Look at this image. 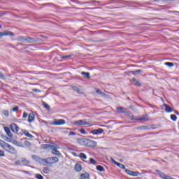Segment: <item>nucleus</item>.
<instances>
[{"label":"nucleus","instance_id":"obj_31","mask_svg":"<svg viewBox=\"0 0 179 179\" xmlns=\"http://www.w3.org/2000/svg\"><path fill=\"white\" fill-rule=\"evenodd\" d=\"M117 167H120V169H122V170H127L125 169V166L122 164H120V163H118L117 162V164L116 165Z\"/></svg>","mask_w":179,"mask_h":179},{"label":"nucleus","instance_id":"obj_52","mask_svg":"<svg viewBox=\"0 0 179 179\" xmlns=\"http://www.w3.org/2000/svg\"><path fill=\"white\" fill-rule=\"evenodd\" d=\"M3 78H4L3 74H2V73L0 72V78L3 79Z\"/></svg>","mask_w":179,"mask_h":179},{"label":"nucleus","instance_id":"obj_17","mask_svg":"<svg viewBox=\"0 0 179 179\" xmlns=\"http://www.w3.org/2000/svg\"><path fill=\"white\" fill-rule=\"evenodd\" d=\"M25 41L29 43H36V39H34L33 38H30V37H26Z\"/></svg>","mask_w":179,"mask_h":179},{"label":"nucleus","instance_id":"obj_35","mask_svg":"<svg viewBox=\"0 0 179 179\" xmlns=\"http://www.w3.org/2000/svg\"><path fill=\"white\" fill-rule=\"evenodd\" d=\"M2 114H3L5 117H9V111L8 110H3Z\"/></svg>","mask_w":179,"mask_h":179},{"label":"nucleus","instance_id":"obj_8","mask_svg":"<svg viewBox=\"0 0 179 179\" xmlns=\"http://www.w3.org/2000/svg\"><path fill=\"white\" fill-rule=\"evenodd\" d=\"M6 36H9L10 37H13L15 34L10 31H5L4 32H0V37H5Z\"/></svg>","mask_w":179,"mask_h":179},{"label":"nucleus","instance_id":"obj_55","mask_svg":"<svg viewBox=\"0 0 179 179\" xmlns=\"http://www.w3.org/2000/svg\"><path fill=\"white\" fill-rule=\"evenodd\" d=\"M176 114H178V112H177Z\"/></svg>","mask_w":179,"mask_h":179},{"label":"nucleus","instance_id":"obj_6","mask_svg":"<svg viewBox=\"0 0 179 179\" xmlns=\"http://www.w3.org/2000/svg\"><path fill=\"white\" fill-rule=\"evenodd\" d=\"M125 173H127L128 176H131V177H138V176H141V173L138 171H132L129 169H125Z\"/></svg>","mask_w":179,"mask_h":179},{"label":"nucleus","instance_id":"obj_1","mask_svg":"<svg viewBox=\"0 0 179 179\" xmlns=\"http://www.w3.org/2000/svg\"><path fill=\"white\" fill-rule=\"evenodd\" d=\"M79 142L81 145H84L85 146H97V142L86 138H80L79 139Z\"/></svg>","mask_w":179,"mask_h":179},{"label":"nucleus","instance_id":"obj_27","mask_svg":"<svg viewBox=\"0 0 179 179\" xmlns=\"http://www.w3.org/2000/svg\"><path fill=\"white\" fill-rule=\"evenodd\" d=\"M79 157L81 159V160H86V159H87V156H86L85 153H80L79 155Z\"/></svg>","mask_w":179,"mask_h":179},{"label":"nucleus","instance_id":"obj_45","mask_svg":"<svg viewBox=\"0 0 179 179\" xmlns=\"http://www.w3.org/2000/svg\"><path fill=\"white\" fill-rule=\"evenodd\" d=\"M4 15H6L5 11H0V17H2V16H4Z\"/></svg>","mask_w":179,"mask_h":179},{"label":"nucleus","instance_id":"obj_30","mask_svg":"<svg viewBox=\"0 0 179 179\" xmlns=\"http://www.w3.org/2000/svg\"><path fill=\"white\" fill-rule=\"evenodd\" d=\"M73 90H76V92H78L79 94H82V90L79 89L78 87L73 86Z\"/></svg>","mask_w":179,"mask_h":179},{"label":"nucleus","instance_id":"obj_20","mask_svg":"<svg viewBox=\"0 0 179 179\" xmlns=\"http://www.w3.org/2000/svg\"><path fill=\"white\" fill-rule=\"evenodd\" d=\"M76 171H82V165L80 164H76L75 165Z\"/></svg>","mask_w":179,"mask_h":179},{"label":"nucleus","instance_id":"obj_21","mask_svg":"<svg viewBox=\"0 0 179 179\" xmlns=\"http://www.w3.org/2000/svg\"><path fill=\"white\" fill-rule=\"evenodd\" d=\"M22 142L24 145V147L25 146H31V143L29 142V141L26 140V138H24L22 140Z\"/></svg>","mask_w":179,"mask_h":179},{"label":"nucleus","instance_id":"obj_49","mask_svg":"<svg viewBox=\"0 0 179 179\" xmlns=\"http://www.w3.org/2000/svg\"><path fill=\"white\" fill-rule=\"evenodd\" d=\"M15 164H16L17 166H19V165L22 164V161H16V162H15Z\"/></svg>","mask_w":179,"mask_h":179},{"label":"nucleus","instance_id":"obj_3","mask_svg":"<svg viewBox=\"0 0 179 179\" xmlns=\"http://www.w3.org/2000/svg\"><path fill=\"white\" fill-rule=\"evenodd\" d=\"M92 122L86 121V120H80L73 122V125L82 126V125H90Z\"/></svg>","mask_w":179,"mask_h":179},{"label":"nucleus","instance_id":"obj_28","mask_svg":"<svg viewBox=\"0 0 179 179\" xmlns=\"http://www.w3.org/2000/svg\"><path fill=\"white\" fill-rule=\"evenodd\" d=\"M71 57H72V55L61 56L60 58H62V59H64L65 61H67V59H69V58H71Z\"/></svg>","mask_w":179,"mask_h":179},{"label":"nucleus","instance_id":"obj_46","mask_svg":"<svg viewBox=\"0 0 179 179\" xmlns=\"http://www.w3.org/2000/svg\"><path fill=\"white\" fill-rule=\"evenodd\" d=\"M32 92H34L35 93H40V92H41V91H40V90H37V89L34 88V89H32Z\"/></svg>","mask_w":179,"mask_h":179},{"label":"nucleus","instance_id":"obj_7","mask_svg":"<svg viewBox=\"0 0 179 179\" xmlns=\"http://www.w3.org/2000/svg\"><path fill=\"white\" fill-rule=\"evenodd\" d=\"M4 150L8 152V153H11L13 155H15V153H16V150L15 149V148L12 147V145L9 144L6 145Z\"/></svg>","mask_w":179,"mask_h":179},{"label":"nucleus","instance_id":"obj_11","mask_svg":"<svg viewBox=\"0 0 179 179\" xmlns=\"http://www.w3.org/2000/svg\"><path fill=\"white\" fill-rule=\"evenodd\" d=\"M13 144L15 145V146H18L19 148H24V144L22 143V141H13Z\"/></svg>","mask_w":179,"mask_h":179},{"label":"nucleus","instance_id":"obj_53","mask_svg":"<svg viewBox=\"0 0 179 179\" xmlns=\"http://www.w3.org/2000/svg\"><path fill=\"white\" fill-rule=\"evenodd\" d=\"M5 141H6V142H10V138L6 137Z\"/></svg>","mask_w":179,"mask_h":179},{"label":"nucleus","instance_id":"obj_42","mask_svg":"<svg viewBox=\"0 0 179 179\" xmlns=\"http://www.w3.org/2000/svg\"><path fill=\"white\" fill-rule=\"evenodd\" d=\"M141 71H142V70H137L135 71H131V73H133V75H138V73H139Z\"/></svg>","mask_w":179,"mask_h":179},{"label":"nucleus","instance_id":"obj_40","mask_svg":"<svg viewBox=\"0 0 179 179\" xmlns=\"http://www.w3.org/2000/svg\"><path fill=\"white\" fill-rule=\"evenodd\" d=\"M80 134H83V135H87V132H86V131H85L84 129H81L80 130Z\"/></svg>","mask_w":179,"mask_h":179},{"label":"nucleus","instance_id":"obj_19","mask_svg":"<svg viewBox=\"0 0 179 179\" xmlns=\"http://www.w3.org/2000/svg\"><path fill=\"white\" fill-rule=\"evenodd\" d=\"M34 113H30L28 117V122H33L34 121Z\"/></svg>","mask_w":179,"mask_h":179},{"label":"nucleus","instance_id":"obj_23","mask_svg":"<svg viewBox=\"0 0 179 179\" xmlns=\"http://www.w3.org/2000/svg\"><path fill=\"white\" fill-rule=\"evenodd\" d=\"M6 145H8V143H6L5 141H3V140H0V146L3 149H5L6 148Z\"/></svg>","mask_w":179,"mask_h":179},{"label":"nucleus","instance_id":"obj_25","mask_svg":"<svg viewBox=\"0 0 179 179\" xmlns=\"http://www.w3.org/2000/svg\"><path fill=\"white\" fill-rule=\"evenodd\" d=\"M89 173H85L80 176V179H87L89 177Z\"/></svg>","mask_w":179,"mask_h":179},{"label":"nucleus","instance_id":"obj_10","mask_svg":"<svg viewBox=\"0 0 179 179\" xmlns=\"http://www.w3.org/2000/svg\"><path fill=\"white\" fill-rule=\"evenodd\" d=\"M10 128L13 131V132H19V127H17V124H15V123H12L10 124Z\"/></svg>","mask_w":179,"mask_h":179},{"label":"nucleus","instance_id":"obj_34","mask_svg":"<svg viewBox=\"0 0 179 179\" xmlns=\"http://www.w3.org/2000/svg\"><path fill=\"white\" fill-rule=\"evenodd\" d=\"M96 170H98V171H104V168L102 166L98 165Z\"/></svg>","mask_w":179,"mask_h":179},{"label":"nucleus","instance_id":"obj_13","mask_svg":"<svg viewBox=\"0 0 179 179\" xmlns=\"http://www.w3.org/2000/svg\"><path fill=\"white\" fill-rule=\"evenodd\" d=\"M104 132V130L103 129H94L92 131V134L93 135H98V134H103Z\"/></svg>","mask_w":179,"mask_h":179},{"label":"nucleus","instance_id":"obj_44","mask_svg":"<svg viewBox=\"0 0 179 179\" xmlns=\"http://www.w3.org/2000/svg\"><path fill=\"white\" fill-rule=\"evenodd\" d=\"M43 106L47 110H49V108H50V106L48 104H47L46 103H43Z\"/></svg>","mask_w":179,"mask_h":179},{"label":"nucleus","instance_id":"obj_43","mask_svg":"<svg viewBox=\"0 0 179 179\" xmlns=\"http://www.w3.org/2000/svg\"><path fill=\"white\" fill-rule=\"evenodd\" d=\"M75 135H76V132L70 131V132L69 133V136H75Z\"/></svg>","mask_w":179,"mask_h":179},{"label":"nucleus","instance_id":"obj_41","mask_svg":"<svg viewBox=\"0 0 179 179\" xmlns=\"http://www.w3.org/2000/svg\"><path fill=\"white\" fill-rule=\"evenodd\" d=\"M43 173H45V174H48L50 173V169L48 168H45L43 169Z\"/></svg>","mask_w":179,"mask_h":179},{"label":"nucleus","instance_id":"obj_15","mask_svg":"<svg viewBox=\"0 0 179 179\" xmlns=\"http://www.w3.org/2000/svg\"><path fill=\"white\" fill-rule=\"evenodd\" d=\"M22 134L25 135V136H27V138H30V139H33L34 138V136L31 135L27 130H23Z\"/></svg>","mask_w":179,"mask_h":179},{"label":"nucleus","instance_id":"obj_12","mask_svg":"<svg viewBox=\"0 0 179 179\" xmlns=\"http://www.w3.org/2000/svg\"><path fill=\"white\" fill-rule=\"evenodd\" d=\"M52 147V145H50V144H42V145H41V149H46L48 150H51Z\"/></svg>","mask_w":179,"mask_h":179},{"label":"nucleus","instance_id":"obj_33","mask_svg":"<svg viewBox=\"0 0 179 179\" xmlns=\"http://www.w3.org/2000/svg\"><path fill=\"white\" fill-rule=\"evenodd\" d=\"M90 164H94V166H96V164H97V162H96V160H94V159L93 158H90Z\"/></svg>","mask_w":179,"mask_h":179},{"label":"nucleus","instance_id":"obj_47","mask_svg":"<svg viewBox=\"0 0 179 179\" xmlns=\"http://www.w3.org/2000/svg\"><path fill=\"white\" fill-rule=\"evenodd\" d=\"M110 160H111L112 163H114V164H116V166H117V164H118V162H117L115 160H114V159L111 158Z\"/></svg>","mask_w":179,"mask_h":179},{"label":"nucleus","instance_id":"obj_54","mask_svg":"<svg viewBox=\"0 0 179 179\" xmlns=\"http://www.w3.org/2000/svg\"><path fill=\"white\" fill-rule=\"evenodd\" d=\"M0 29H2V25H0Z\"/></svg>","mask_w":179,"mask_h":179},{"label":"nucleus","instance_id":"obj_18","mask_svg":"<svg viewBox=\"0 0 179 179\" xmlns=\"http://www.w3.org/2000/svg\"><path fill=\"white\" fill-rule=\"evenodd\" d=\"M117 113H122L123 114H125V113H127V110L124 107H117Z\"/></svg>","mask_w":179,"mask_h":179},{"label":"nucleus","instance_id":"obj_39","mask_svg":"<svg viewBox=\"0 0 179 179\" xmlns=\"http://www.w3.org/2000/svg\"><path fill=\"white\" fill-rule=\"evenodd\" d=\"M171 120L172 121H177V116L176 115H171Z\"/></svg>","mask_w":179,"mask_h":179},{"label":"nucleus","instance_id":"obj_4","mask_svg":"<svg viewBox=\"0 0 179 179\" xmlns=\"http://www.w3.org/2000/svg\"><path fill=\"white\" fill-rule=\"evenodd\" d=\"M66 122L63 119H55L53 122H51V125L59 126V125H65Z\"/></svg>","mask_w":179,"mask_h":179},{"label":"nucleus","instance_id":"obj_16","mask_svg":"<svg viewBox=\"0 0 179 179\" xmlns=\"http://www.w3.org/2000/svg\"><path fill=\"white\" fill-rule=\"evenodd\" d=\"M164 107L165 108V111L166 113H173V108L171 107H170V106H169L167 104H164Z\"/></svg>","mask_w":179,"mask_h":179},{"label":"nucleus","instance_id":"obj_9","mask_svg":"<svg viewBox=\"0 0 179 179\" xmlns=\"http://www.w3.org/2000/svg\"><path fill=\"white\" fill-rule=\"evenodd\" d=\"M131 120H136L137 121H148L149 119L146 115H144L139 117H135V116H132Z\"/></svg>","mask_w":179,"mask_h":179},{"label":"nucleus","instance_id":"obj_36","mask_svg":"<svg viewBox=\"0 0 179 179\" xmlns=\"http://www.w3.org/2000/svg\"><path fill=\"white\" fill-rule=\"evenodd\" d=\"M35 178H36V179H44V177H43V176H41V174H36L35 175Z\"/></svg>","mask_w":179,"mask_h":179},{"label":"nucleus","instance_id":"obj_2","mask_svg":"<svg viewBox=\"0 0 179 179\" xmlns=\"http://www.w3.org/2000/svg\"><path fill=\"white\" fill-rule=\"evenodd\" d=\"M59 159L57 157H48L43 159V163L45 164H55V163H58Z\"/></svg>","mask_w":179,"mask_h":179},{"label":"nucleus","instance_id":"obj_38","mask_svg":"<svg viewBox=\"0 0 179 179\" xmlns=\"http://www.w3.org/2000/svg\"><path fill=\"white\" fill-rule=\"evenodd\" d=\"M18 41H22V43H24V41H26V37H22V36L19 37Z\"/></svg>","mask_w":179,"mask_h":179},{"label":"nucleus","instance_id":"obj_29","mask_svg":"<svg viewBox=\"0 0 179 179\" xmlns=\"http://www.w3.org/2000/svg\"><path fill=\"white\" fill-rule=\"evenodd\" d=\"M81 74L83 75L85 78H87V79H90V73L82 72Z\"/></svg>","mask_w":179,"mask_h":179},{"label":"nucleus","instance_id":"obj_32","mask_svg":"<svg viewBox=\"0 0 179 179\" xmlns=\"http://www.w3.org/2000/svg\"><path fill=\"white\" fill-rule=\"evenodd\" d=\"M132 82H134V85H136V86H141V83L135 78H132Z\"/></svg>","mask_w":179,"mask_h":179},{"label":"nucleus","instance_id":"obj_37","mask_svg":"<svg viewBox=\"0 0 179 179\" xmlns=\"http://www.w3.org/2000/svg\"><path fill=\"white\" fill-rule=\"evenodd\" d=\"M165 65H166L167 66H169V68L174 66V64L171 62H166Z\"/></svg>","mask_w":179,"mask_h":179},{"label":"nucleus","instance_id":"obj_51","mask_svg":"<svg viewBox=\"0 0 179 179\" xmlns=\"http://www.w3.org/2000/svg\"><path fill=\"white\" fill-rule=\"evenodd\" d=\"M0 156H5V152L0 150Z\"/></svg>","mask_w":179,"mask_h":179},{"label":"nucleus","instance_id":"obj_14","mask_svg":"<svg viewBox=\"0 0 179 179\" xmlns=\"http://www.w3.org/2000/svg\"><path fill=\"white\" fill-rule=\"evenodd\" d=\"M4 131L6 134V135H8V136H9V138L13 137L12 132H10V129H9V127H4Z\"/></svg>","mask_w":179,"mask_h":179},{"label":"nucleus","instance_id":"obj_22","mask_svg":"<svg viewBox=\"0 0 179 179\" xmlns=\"http://www.w3.org/2000/svg\"><path fill=\"white\" fill-rule=\"evenodd\" d=\"M33 160H35L36 162H43V159L40 158V157L37 155H32Z\"/></svg>","mask_w":179,"mask_h":179},{"label":"nucleus","instance_id":"obj_5","mask_svg":"<svg viewBox=\"0 0 179 179\" xmlns=\"http://www.w3.org/2000/svg\"><path fill=\"white\" fill-rule=\"evenodd\" d=\"M59 147L57 145H52L50 150H52V155H55L56 156H61V152L58 151Z\"/></svg>","mask_w":179,"mask_h":179},{"label":"nucleus","instance_id":"obj_26","mask_svg":"<svg viewBox=\"0 0 179 179\" xmlns=\"http://www.w3.org/2000/svg\"><path fill=\"white\" fill-rule=\"evenodd\" d=\"M96 93H98V94H100L102 97H107V95L104 92H101V90H97Z\"/></svg>","mask_w":179,"mask_h":179},{"label":"nucleus","instance_id":"obj_50","mask_svg":"<svg viewBox=\"0 0 179 179\" xmlns=\"http://www.w3.org/2000/svg\"><path fill=\"white\" fill-rule=\"evenodd\" d=\"M27 115H28L27 113L24 112V113H23V118H27Z\"/></svg>","mask_w":179,"mask_h":179},{"label":"nucleus","instance_id":"obj_48","mask_svg":"<svg viewBox=\"0 0 179 179\" xmlns=\"http://www.w3.org/2000/svg\"><path fill=\"white\" fill-rule=\"evenodd\" d=\"M17 110H19V107H17V106H15V107H14V108H13V111H14V112L17 111Z\"/></svg>","mask_w":179,"mask_h":179},{"label":"nucleus","instance_id":"obj_24","mask_svg":"<svg viewBox=\"0 0 179 179\" xmlns=\"http://www.w3.org/2000/svg\"><path fill=\"white\" fill-rule=\"evenodd\" d=\"M21 163L22 164H23L24 166H27L28 164H30V161L26 159H22L21 160Z\"/></svg>","mask_w":179,"mask_h":179}]
</instances>
